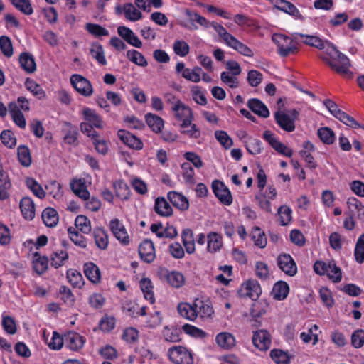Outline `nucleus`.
Segmentation results:
<instances>
[{
	"mask_svg": "<svg viewBox=\"0 0 364 364\" xmlns=\"http://www.w3.org/2000/svg\"><path fill=\"white\" fill-rule=\"evenodd\" d=\"M223 246L222 236L215 232H211L207 235V249L210 252H216L220 250Z\"/></svg>",
	"mask_w": 364,
	"mask_h": 364,
	"instance_id": "nucleus-32",
	"label": "nucleus"
},
{
	"mask_svg": "<svg viewBox=\"0 0 364 364\" xmlns=\"http://www.w3.org/2000/svg\"><path fill=\"white\" fill-rule=\"evenodd\" d=\"M298 116L299 112L295 109L288 112L278 111L274 114V119L280 128L286 132H291L295 129V120Z\"/></svg>",
	"mask_w": 364,
	"mask_h": 364,
	"instance_id": "nucleus-6",
	"label": "nucleus"
},
{
	"mask_svg": "<svg viewBox=\"0 0 364 364\" xmlns=\"http://www.w3.org/2000/svg\"><path fill=\"white\" fill-rule=\"evenodd\" d=\"M70 187L73 193L80 199L87 198L90 192L87 190L86 181L84 178H73L70 182Z\"/></svg>",
	"mask_w": 364,
	"mask_h": 364,
	"instance_id": "nucleus-22",
	"label": "nucleus"
},
{
	"mask_svg": "<svg viewBox=\"0 0 364 364\" xmlns=\"http://www.w3.org/2000/svg\"><path fill=\"white\" fill-rule=\"evenodd\" d=\"M117 136L123 144L130 149L141 150L144 147V144L139 138L124 129H119L117 132Z\"/></svg>",
	"mask_w": 364,
	"mask_h": 364,
	"instance_id": "nucleus-16",
	"label": "nucleus"
},
{
	"mask_svg": "<svg viewBox=\"0 0 364 364\" xmlns=\"http://www.w3.org/2000/svg\"><path fill=\"white\" fill-rule=\"evenodd\" d=\"M277 191L274 186H269L262 196H257L259 206L268 213H272L271 200L276 198Z\"/></svg>",
	"mask_w": 364,
	"mask_h": 364,
	"instance_id": "nucleus-14",
	"label": "nucleus"
},
{
	"mask_svg": "<svg viewBox=\"0 0 364 364\" xmlns=\"http://www.w3.org/2000/svg\"><path fill=\"white\" fill-rule=\"evenodd\" d=\"M212 189L220 203L230 205L232 203V196L229 188L220 181L215 180L212 183Z\"/></svg>",
	"mask_w": 364,
	"mask_h": 364,
	"instance_id": "nucleus-12",
	"label": "nucleus"
},
{
	"mask_svg": "<svg viewBox=\"0 0 364 364\" xmlns=\"http://www.w3.org/2000/svg\"><path fill=\"white\" fill-rule=\"evenodd\" d=\"M177 310L182 317L189 321H195L197 318L194 301L193 304L187 302L179 303L177 306Z\"/></svg>",
	"mask_w": 364,
	"mask_h": 364,
	"instance_id": "nucleus-27",
	"label": "nucleus"
},
{
	"mask_svg": "<svg viewBox=\"0 0 364 364\" xmlns=\"http://www.w3.org/2000/svg\"><path fill=\"white\" fill-rule=\"evenodd\" d=\"M251 238L255 245L259 248H264L267 241L264 231L259 227L255 226L251 232Z\"/></svg>",
	"mask_w": 364,
	"mask_h": 364,
	"instance_id": "nucleus-48",
	"label": "nucleus"
},
{
	"mask_svg": "<svg viewBox=\"0 0 364 364\" xmlns=\"http://www.w3.org/2000/svg\"><path fill=\"white\" fill-rule=\"evenodd\" d=\"M26 184L28 188H29L36 197L41 199L46 196V192L43 189L42 186L35 179L32 178H27L26 180Z\"/></svg>",
	"mask_w": 364,
	"mask_h": 364,
	"instance_id": "nucleus-56",
	"label": "nucleus"
},
{
	"mask_svg": "<svg viewBox=\"0 0 364 364\" xmlns=\"http://www.w3.org/2000/svg\"><path fill=\"white\" fill-rule=\"evenodd\" d=\"M289 291V286L285 282H278L273 287L272 295L277 300H283L287 296Z\"/></svg>",
	"mask_w": 364,
	"mask_h": 364,
	"instance_id": "nucleus-47",
	"label": "nucleus"
},
{
	"mask_svg": "<svg viewBox=\"0 0 364 364\" xmlns=\"http://www.w3.org/2000/svg\"><path fill=\"white\" fill-rule=\"evenodd\" d=\"M270 357L277 364H289L290 361L288 353L279 349L272 350Z\"/></svg>",
	"mask_w": 364,
	"mask_h": 364,
	"instance_id": "nucleus-60",
	"label": "nucleus"
},
{
	"mask_svg": "<svg viewBox=\"0 0 364 364\" xmlns=\"http://www.w3.org/2000/svg\"><path fill=\"white\" fill-rule=\"evenodd\" d=\"M354 257L358 263L362 264L364 262V234H362L357 240Z\"/></svg>",
	"mask_w": 364,
	"mask_h": 364,
	"instance_id": "nucleus-64",
	"label": "nucleus"
},
{
	"mask_svg": "<svg viewBox=\"0 0 364 364\" xmlns=\"http://www.w3.org/2000/svg\"><path fill=\"white\" fill-rule=\"evenodd\" d=\"M138 252L141 260L146 263L152 262L156 258L154 245L150 240H144L139 245Z\"/></svg>",
	"mask_w": 364,
	"mask_h": 364,
	"instance_id": "nucleus-15",
	"label": "nucleus"
},
{
	"mask_svg": "<svg viewBox=\"0 0 364 364\" xmlns=\"http://www.w3.org/2000/svg\"><path fill=\"white\" fill-rule=\"evenodd\" d=\"M155 212L164 217H168L172 215L173 209L168 201L164 197H158L154 203Z\"/></svg>",
	"mask_w": 364,
	"mask_h": 364,
	"instance_id": "nucleus-29",
	"label": "nucleus"
},
{
	"mask_svg": "<svg viewBox=\"0 0 364 364\" xmlns=\"http://www.w3.org/2000/svg\"><path fill=\"white\" fill-rule=\"evenodd\" d=\"M181 174L186 183L193 184L195 182V171L189 163L182 164Z\"/></svg>",
	"mask_w": 364,
	"mask_h": 364,
	"instance_id": "nucleus-63",
	"label": "nucleus"
},
{
	"mask_svg": "<svg viewBox=\"0 0 364 364\" xmlns=\"http://www.w3.org/2000/svg\"><path fill=\"white\" fill-rule=\"evenodd\" d=\"M168 199L173 206L181 210H186L189 208L188 198L183 194L176 191H169L167 195Z\"/></svg>",
	"mask_w": 364,
	"mask_h": 364,
	"instance_id": "nucleus-25",
	"label": "nucleus"
},
{
	"mask_svg": "<svg viewBox=\"0 0 364 364\" xmlns=\"http://www.w3.org/2000/svg\"><path fill=\"white\" fill-rule=\"evenodd\" d=\"M299 36L302 38V42L304 43L320 50L324 49L326 50L328 44H331L328 41H325L316 36H308L303 34H299Z\"/></svg>",
	"mask_w": 364,
	"mask_h": 364,
	"instance_id": "nucleus-36",
	"label": "nucleus"
},
{
	"mask_svg": "<svg viewBox=\"0 0 364 364\" xmlns=\"http://www.w3.org/2000/svg\"><path fill=\"white\" fill-rule=\"evenodd\" d=\"M9 112L14 123L21 129H24L26 122L23 113L18 109V106L15 103L9 104Z\"/></svg>",
	"mask_w": 364,
	"mask_h": 364,
	"instance_id": "nucleus-34",
	"label": "nucleus"
},
{
	"mask_svg": "<svg viewBox=\"0 0 364 364\" xmlns=\"http://www.w3.org/2000/svg\"><path fill=\"white\" fill-rule=\"evenodd\" d=\"M216 343L223 349H230L235 346V338L229 332H221L215 337Z\"/></svg>",
	"mask_w": 364,
	"mask_h": 364,
	"instance_id": "nucleus-28",
	"label": "nucleus"
},
{
	"mask_svg": "<svg viewBox=\"0 0 364 364\" xmlns=\"http://www.w3.org/2000/svg\"><path fill=\"white\" fill-rule=\"evenodd\" d=\"M317 134L321 141L327 145L333 144L336 141L334 132L328 127H323L318 129Z\"/></svg>",
	"mask_w": 364,
	"mask_h": 364,
	"instance_id": "nucleus-46",
	"label": "nucleus"
},
{
	"mask_svg": "<svg viewBox=\"0 0 364 364\" xmlns=\"http://www.w3.org/2000/svg\"><path fill=\"white\" fill-rule=\"evenodd\" d=\"M25 85L28 90H29L37 98L41 100L46 97L44 90L34 80L27 79L25 82Z\"/></svg>",
	"mask_w": 364,
	"mask_h": 364,
	"instance_id": "nucleus-61",
	"label": "nucleus"
},
{
	"mask_svg": "<svg viewBox=\"0 0 364 364\" xmlns=\"http://www.w3.org/2000/svg\"><path fill=\"white\" fill-rule=\"evenodd\" d=\"M68 234L70 240L77 246L80 248H86L87 246V240L82 234L79 232L73 227L68 228Z\"/></svg>",
	"mask_w": 364,
	"mask_h": 364,
	"instance_id": "nucleus-39",
	"label": "nucleus"
},
{
	"mask_svg": "<svg viewBox=\"0 0 364 364\" xmlns=\"http://www.w3.org/2000/svg\"><path fill=\"white\" fill-rule=\"evenodd\" d=\"M172 111L176 119L181 122V124L186 125V122L193 120L192 109L181 100H176L174 102L172 106Z\"/></svg>",
	"mask_w": 364,
	"mask_h": 364,
	"instance_id": "nucleus-11",
	"label": "nucleus"
},
{
	"mask_svg": "<svg viewBox=\"0 0 364 364\" xmlns=\"http://www.w3.org/2000/svg\"><path fill=\"white\" fill-rule=\"evenodd\" d=\"M75 229L83 234H90L92 231L90 220L84 215H78L75 220Z\"/></svg>",
	"mask_w": 364,
	"mask_h": 364,
	"instance_id": "nucleus-40",
	"label": "nucleus"
},
{
	"mask_svg": "<svg viewBox=\"0 0 364 364\" xmlns=\"http://www.w3.org/2000/svg\"><path fill=\"white\" fill-rule=\"evenodd\" d=\"M166 280L173 288H180L185 284L183 274L177 271L168 272L166 274Z\"/></svg>",
	"mask_w": 364,
	"mask_h": 364,
	"instance_id": "nucleus-41",
	"label": "nucleus"
},
{
	"mask_svg": "<svg viewBox=\"0 0 364 364\" xmlns=\"http://www.w3.org/2000/svg\"><path fill=\"white\" fill-rule=\"evenodd\" d=\"M262 293V289L257 281L250 279L242 283L239 290L241 296H247L252 300L257 299Z\"/></svg>",
	"mask_w": 364,
	"mask_h": 364,
	"instance_id": "nucleus-13",
	"label": "nucleus"
},
{
	"mask_svg": "<svg viewBox=\"0 0 364 364\" xmlns=\"http://www.w3.org/2000/svg\"><path fill=\"white\" fill-rule=\"evenodd\" d=\"M83 272L87 279L93 284H98L101 280V273L98 267L92 262L83 265Z\"/></svg>",
	"mask_w": 364,
	"mask_h": 364,
	"instance_id": "nucleus-26",
	"label": "nucleus"
},
{
	"mask_svg": "<svg viewBox=\"0 0 364 364\" xmlns=\"http://www.w3.org/2000/svg\"><path fill=\"white\" fill-rule=\"evenodd\" d=\"M248 107L259 117L267 118L269 116V111L267 106L259 100L251 99L247 102Z\"/></svg>",
	"mask_w": 364,
	"mask_h": 364,
	"instance_id": "nucleus-31",
	"label": "nucleus"
},
{
	"mask_svg": "<svg viewBox=\"0 0 364 364\" xmlns=\"http://www.w3.org/2000/svg\"><path fill=\"white\" fill-rule=\"evenodd\" d=\"M109 229L112 232L114 237L122 245H128L131 242V237L123 224V223L118 218H114L110 220L109 225Z\"/></svg>",
	"mask_w": 364,
	"mask_h": 364,
	"instance_id": "nucleus-8",
	"label": "nucleus"
},
{
	"mask_svg": "<svg viewBox=\"0 0 364 364\" xmlns=\"http://www.w3.org/2000/svg\"><path fill=\"white\" fill-rule=\"evenodd\" d=\"M41 217L44 224L48 227H54L58 224V215L54 208H46L43 211Z\"/></svg>",
	"mask_w": 364,
	"mask_h": 364,
	"instance_id": "nucleus-44",
	"label": "nucleus"
},
{
	"mask_svg": "<svg viewBox=\"0 0 364 364\" xmlns=\"http://www.w3.org/2000/svg\"><path fill=\"white\" fill-rule=\"evenodd\" d=\"M117 33L130 46L137 48L142 47V42L131 28L125 26H120L117 28Z\"/></svg>",
	"mask_w": 364,
	"mask_h": 364,
	"instance_id": "nucleus-18",
	"label": "nucleus"
},
{
	"mask_svg": "<svg viewBox=\"0 0 364 364\" xmlns=\"http://www.w3.org/2000/svg\"><path fill=\"white\" fill-rule=\"evenodd\" d=\"M85 29L95 37L109 36V31L97 23H87L85 25Z\"/></svg>",
	"mask_w": 364,
	"mask_h": 364,
	"instance_id": "nucleus-58",
	"label": "nucleus"
},
{
	"mask_svg": "<svg viewBox=\"0 0 364 364\" xmlns=\"http://www.w3.org/2000/svg\"><path fill=\"white\" fill-rule=\"evenodd\" d=\"M314 270L318 275H326L333 283H338L342 280V270L333 259L315 262Z\"/></svg>",
	"mask_w": 364,
	"mask_h": 364,
	"instance_id": "nucleus-4",
	"label": "nucleus"
},
{
	"mask_svg": "<svg viewBox=\"0 0 364 364\" xmlns=\"http://www.w3.org/2000/svg\"><path fill=\"white\" fill-rule=\"evenodd\" d=\"M347 205L350 212L349 214H357L358 218L364 219V205L358 198L355 197L349 198Z\"/></svg>",
	"mask_w": 364,
	"mask_h": 364,
	"instance_id": "nucleus-37",
	"label": "nucleus"
},
{
	"mask_svg": "<svg viewBox=\"0 0 364 364\" xmlns=\"http://www.w3.org/2000/svg\"><path fill=\"white\" fill-rule=\"evenodd\" d=\"M65 345L71 350L77 351L82 348L85 340L79 333L68 332L64 336Z\"/></svg>",
	"mask_w": 364,
	"mask_h": 364,
	"instance_id": "nucleus-20",
	"label": "nucleus"
},
{
	"mask_svg": "<svg viewBox=\"0 0 364 364\" xmlns=\"http://www.w3.org/2000/svg\"><path fill=\"white\" fill-rule=\"evenodd\" d=\"M11 186L10 180L8 176L4 173V171H0V200H4L7 199L9 196V190Z\"/></svg>",
	"mask_w": 364,
	"mask_h": 364,
	"instance_id": "nucleus-53",
	"label": "nucleus"
},
{
	"mask_svg": "<svg viewBox=\"0 0 364 364\" xmlns=\"http://www.w3.org/2000/svg\"><path fill=\"white\" fill-rule=\"evenodd\" d=\"M197 317L209 318L213 314V309L208 299L197 298L194 300Z\"/></svg>",
	"mask_w": 364,
	"mask_h": 364,
	"instance_id": "nucleus-23",
	"label": "nucleus"
},
{
	"mask_svg": "<svg viewBox=\"0 0 364 364\" xmlns=\"http://www.w3.org/2000/svg\"><path fill=\"white\" fill-rule=\"evenodd\" d=\"M181 238L186 252L193 253L196 249L193 231L191 229H185L181 233Z\"/></svg>",
	"mask_w": 364,
	"mask_h": 364,
	"instance_id": "nucleus-42",
	"label": "nucleus"
},
{
	"mask_svg": "<svg viewBox=\"0 0 364 364\" xmlns=\"http://www.w3.org/2000/svg\"><path fill=\"white\" fill-rule=\"evenodd\" d=\"M278 48V53L282 57L295 54L297 50V43L291 38L282 34H275L272 37Z\"/></svg>",
	"mask_w": 364,
	"mask_h": 364,
	"instance_id": "nucleus-5",
	"label": "nucleus"
},
{
	"mask_svg": "<svg viewBox=\"0 0 364 364\" xmlns=\"http://www.w3.org/2000/svg\"><path fill=\"white\" fill-rule=\"evenodd\" d=\"M254 346L260 350H267L271 344L270 335L266 330H259L253 333Z\"/></svg>",
	"mask_w": 364,
	"mask_h": 364,
	"instance_id": "nucleus-19",
	"label": "nucleus"
},
{
	"mask_svg": "<svg viewBox=\"0 0 364 364\" xmlns=\"http://www.w3.org/2000/svg\"><path fill=\"white\" fill-rule=\"evenodd\" d=\"M21 212L23 217L28 220H31L35 217V205L33 200L28 196L23 197L19 203Z\"/></svg>",
	"mask_w": 364,
	"mask_h": 364,
	"instance_id": "nucleus-24",
	"label": "nucleus"
},
{
	"mask_svg": "<svg viewBox=\"0 0 364 364\" xmlns=\"http://www.w3.org/2000/svg\"><path fill=\"white\" fill-rule=\"evenodd\" d=\"M68 259V253L64 250H57L50 256V264L55 268L65 264Z\"/></svg>",
	"mask_w": 364,
	"mask_h": 364,
	"instance_id": "nucleus-52",
	"label": "nucleus"
},
{
	"mask_svg": "<svg viewBox=\"0 0 364 364\" xmlns=\"http://www.w3.org/2000/svg\"><path fill=\"white\" fill-rule=\"evenodd\" d=\"M21 67L27 73H32L36 69L34 58L28 53H23L19 56Z\"/></svg>",
	"mask_w": 364,
	"mask_h": 364,
	"instance_id": "nucleus-38",
	"label": "nucleus"
},
{
	"mask_svg": "<svg viewBox=\"0 0 364 364\" xmlns=\"http://www.w3.org/2000/svg\"><path fill=\"white\" fill-rule=\"evenodd\" d=\"M33 268L34 271L38 274L44 273L48 268L47 258L44 257H40L37 253H36L33 260Z\"/></svg>",
	"mask_w": 364,
	"mask_h": 364,
	"instance_id": "nucleus-57",
	"label": "nucleus"
},
{
	"mask_svg": "<svg viewBox=\"0 0 364 364\" xmlns=\"http://www.w3.org/2000/svg\"><path fill=\"white\" fill-rule=\"evenodd\" d=\"M139 286L144 299L149 301L150 304H154L155 302V297L154 286L151 279L146 277L142 278L139 282Z\"/></svg>",
	"mask_w": 364,
	"mask_h": 364,
	"instance_id": "nucleus-33",
	"label": "nucleus"
},
{
	"mask_svg": "<svg viewBox=\"0 0 364 364\" xmlns=\"http://www.w3.org/2000/svg\"><path fill=\"white\" fill-rule=\"evenodd\" d=\"M70 83L79 94L85 97H89L93 93L91 82L80 75H73L70 77Z\"/></svg>",
	"mask_w": 364,
	"mask_h": 364,
	"instance_id": "nucleus-10",
	"label": "nucleus"
},
{
	"mask_svg": "<svg viewBox=\"0 0 364 364\" xmlns=\"http://www.w3.org/2000/svg\"><path fill=\"white\" fill-rule=\"evenodd\" d=\"M127 58L134 64L140 67H146L148 62L142 53L136 50H129L127 52Z\"/></svg>",
	"mask_w": 364,
	"mask_h": 364,
	"instance_id": "nucleus-51",
	"label": "nucleus"
},
{
	"mask_svg": "<svg viewBox=\"0 0 364 364\" xmlns=\"http://www.w3.org/2000/svg\"><path fill=\"white\" fill-rule=\"evenodd\" d=\"M211 26L223 39L226 46L236 50L242 55L247 57H252L254 55V53L252 49L228 32L222 25L213 21L211 22Z\"/></svg>",
	"mask_w": 364,
	"mask_h": 364,
	"instance_id": "nucleus-2",
	"label": "nucleus"
},
{
	"mask_svg": "<svg viewBox=\"0 0 364 364\" xmlns=\"http://www.w3.org/2000/svg\"><path fill=\"white\" fill-rule=\"evenodd\" d=\"M82 114L84 121L80 123L81 132L89 137H97L99 134L94 128L102 129L104 122L102 117L96 112L89 107H84Z\"/></svg>",
	"mask_w": 364,
	"mask_h": 364,
	"instance_id": "nucleus-3",
	"label": "nucleus"
},
{
	"mask_svg": "<svg viewBox=\"0 0 364 364\" xmlns=\"http://www.w3.org/2000/svg\"><path fill=\"white\" fill-rule=\"evenodd\" d=\"M192 122L193 121L186 122V125L181 124L180 126L182 129L181 134L188 136L191 139H198L201 135V132L196 124Z\"/></svg>",
	"mask_w": 364,
	"mask_h": 364,
	"instance_id": "nucleus-49",
	"label": "nucleus"
},
{
	"mask_svg": "<svg viewBox=\"0 0 364 364\" xmlns=\"http://www.w3.org/2000/svg\"><path fill=\"white\" fill-rule=\"evenodd\" d=\"M67 279L69 283L74 287L80 288L84 284L81 273L74 269H70L67 271Z\"/></svg>",
	"mask_w": 364,
	"mask_h": 364,
	"instance_id": "nucleus-55",
	"label": "nucleus"
},
{
	"mask_svg": "<svg viewBox=\"0 0 364 364\" xmlns=\"http://www.w3.org/2000/svg\"><path fill=\"white\" fill-rule=\"evenodd\" d=\"M113 187L116 196L120 200H127L129 197L130 191L127 183L122 180L117 181L114 183Z\"/></svg>",
	"mask_w": 364,
	"mask_h": 364,
	"instance_id": "nucleus-50",
	"label": "nucleus"
},
{
	"mask_svg": "<svg viewBox=\"0 0 364 364\" xmlns=\"http://www.w3.org/2000/svg\"><path fill=\"white\" fill-rule=\"evenodd\" d=\"M1 325L4 331L11 335H14L17 331V326L14 318L8 315H2Z\"/></svg>",
	"mask_w": 364,
	"mask_h": 364,
	"instance_id": "nucleus-59",
	"label": "nucleus"
},
{
	"mask_svg": "<svg viewBox=\"0 0 364 364\" xmlns=\"http://www.w3.org/2000/svg\"><path fill=\"white\" fill-rule=\"evenodd\" d=\"M268 309V303L266 300L255 299L250 308V314L253 318H259L266 314Z\"/></svg>",
	"mask_w": 364,
	"mask_h": 364,
	"instance_id": "nucleus-43",
	"label": "nucleus"
},
{
	"mask_svg": "<svg viewBox=\"0 0 364 364\" xmlns=\"http://www.w3.org/2000/svg\"><path fill=\"white\" fill-rule=\"evenodd\" d=\"M321 58L337 73L341 75L348 73L350 66L348 58L338 51L333 45L328 44Z\"/></svg>",
	"mask_w": 364,
	"mask_h": 364,
	"instance_id": "nucleus-1",
	"label": "nucleus"
},
{
	"mask_svg": "<svg viewBox=\"0 0 364 364\" xmlns=\"http://www.w3.org/2000/svg\"><path fill=\"white\" fill-rule=\"evenodd\" d=\"M215 136L218 142L225 149H230L233 145V141L228 134L223 130H217L215 132Z\"/></svg>",
	"mask_w": 364,
	"mask_h": 364,
	"instance_id": "nucleus-62",
	"label": "nucleus"
},
{
	"mask_svg": "<svg viewBox=\"0 0 364 364\" xmlns=\"http://www.w3.org/2000/svg\"><path fill=\"white\" fill-rule=\"evenodd\" d=\"M279 269L289 276H294L297 272V267L293 258L288 254H282L277 258Z\"/></svg>",
	"mask_w": 364,
	"mask_h": 364,
	"instance_id": "nucleus-17",
	"label": "nucleus"
},
{
	"mask_svg": "<svg viewBox=\"0 0 364 364\" xmlns=\"http://www.w3.org/2000/svg\"><path fill=\"white\" fill-rule=\"evenodd\" d=\"M92 57L97 60L101 65H106L107 64L105 51L102 45L98 43H94L91 45L90 50Z\"/></svg>",
	"mask_w": 364,
	"mask_h": 364,
	"instance_id": "nucleus-45",
	"label": "nucleus"
},
{
	"mask_svg": "<svg viewBox=\"0 0 364 364\" xmlns=\"http://www.w3.org/2000/svg\"><path fill=\"white\" fill-rule=\"evenodd\" d=\"M95 245L100 250H106L109 244V238L106 231L101 228H95L92 231Z\"/></svg>",
	"mask_w": 364,
	"mask_h": 364,
	"instance_id": "nucleus-30",
	"label": "nucleus"
},
{
	"mask_svg": "<svg viewBox=\"0 0 364 364\" xmlns=\"http://www.w3.org/2000/svg\"><path fill=\"white\" fill-rule=\"evenodd\" d=\"M168 357L175 364H193L191 353L183 346H173L168 350Z\"/></svg>",
	"mask_w": 364,
	"mask_h": 364,
	"instance_id": "nucleus-7",
	"label": "nucleus"
},
{
	"mask_svg": "<svg viewBox=\"0 0 364 364\" xmlns=\"http://www.w3.org/2000/svg\"><path fill=\"white\" fill-rule=\"evenodd\" d=\"M114 11L117 15L123 14L127 21L132 22L138 21L143 17L142 13L132 3L116 5Z\"/></svg>",
	"mask_w": 364,
	"mask_h": 364,
	"instance_id": "nucleus-9",
	"label": "nucleus"
},
{
	"mask_svg": "<svg viewBox=\"0 0 364 364\" xmlns=\"http://www.w3.org/2000/svg\"><path fill=\"white\" fill-rule=\"evenodd\" d=\"M274 8L291 16L296 20H304V17L302 16L299 10L290 1L287 0H280Z\"/></svg>",
	"mask_w": 364,
	"mask_h": 364,
	"instance_id": "nucleus-21",
	"label": "nucleus"
},
{
	"mask_svg": "<svg viewBox=\"0 0 364 364\" xmlns=\"http://www.w3.org/2000/svg\"><path fill=\"white\" fill-rule=\"evenodd\" d=\"M279 223L281 225H289L292 220V210L290 207L283 205H281L277 210Z\"/></svg>",
	"mask_w": 364,
	"mask_h": 364,
	"instance_id": "nucleus-54",
	"label": "nucleus"
},
{
	"mask_svg": "<svg viewBox=\"0 0 364 364\" xmlns=\"http://www.w3.org/2000/svg\"><path fill=\"white\" fill-rule=\"evenodd\" d=\"M145 119L148 126L153 132L155 133L161 132L164 126V122L161 117L152 113H147L145 115Z\"/></svg>",
	"mask_w": 364,
	"mask_h": 364,
	"instance_id": "nucleus-35",
	"label": "nucleus"
}]
</instances>
